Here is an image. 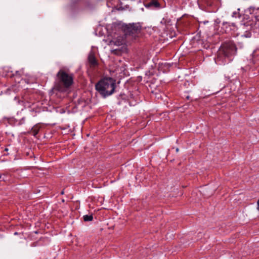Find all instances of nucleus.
<instances>
[{
    "mask_svg": "<svg viewBox=\"0 0 259 259\" xmlns=\"http://www.w3.org/2000/svg\"><path fill=\"white\" fill-rule=\"evenodd\" d=\"M252 57L254 62L259 61V49H257L253 51Z\"/></svg>",
    "mask_w": 259,
    "mask_h": 259,
    "instance_id": "12",
    "label": "nucleus"
},
{
    "mask_svg": "<svg viewBox=\"0 0 259 259\" xmlns=\"http://www.w3.org/2000/svg\"><path fill=\"white\" fill-rule=\"evenodd\" d=\"M83 219L85 222L92 221L93 220V215H84Z\"/></svg>",
    "mask_w": 259,
    "mask_h": 259,
    "instance_id": "13",
    "label": "nucleus"
},
{
    "mask_svg": "<svg viewBox=\"0 0 259 259\" xmlns=\"http://www.w3.org/2000/svg\"><path fill=\"white\" fill-rule=\"evenodd\" d=\"M236 52L237 48L234 42L228 41L224 43L218 52L217 57L215 59V63L221 65L230 63Z\"/></svg>",
    "mask_w": 259,
    "mask_h": 259,
    "instance_id": "1",
    "label": "nucleus"
},
{
    "mask_svg": "<svg viewBox=\"0 0 259 259\" xmlns=\"http://www.w3.org/2000/svg\"><path fill=\"white\" fill-rule=\"evenodd\" d=\"M141 28L142 26L139 23H130L124 27V32L126 35L135 36L140 32Z\"/></svg>",
    "mask_w": 259,
    "mask_h": 259,
    "instance_id": "4",
    "label": "nucleus"
},
{
    "mask_svg": "<svg viewBox=\"0 0 259 259\" xmlns=\"http://www.w3.org/2000/svg\"><path fill=\"white\" fill-rule=\"evenodd\" d=\"M88 61L89 63L93 66L97 65V61L96 59L95 55L93 52H91L89 54L88 56Z\"/></svg>",
    "mask_w": 259,
    "mask_h": 259,
    "instance_id": "7",
    "label": "nucleus"
},
{
    "mask_svg": "<svg viewBox=\"0 0 259 259\" xmlns=\"http://www.w3.org/2000/svg\"><path fill=\"white\" fill-rule=\"evenodd\" d=\"M215 0H199L200 4L205 8L211 7Z\"/></svg>",
    "mask_w": 259,
    "mask_h": 259,
    "instance_id": "6",
    "label": "nucleus"
},
{
    "mask_svg": "<svg viewBox=\"0 0 259 259\" xmlns=\"http://www.w3.org/2000/svg\"><path fill=\"white\" fill-rule=\"evenodd\" d=\"M8 148L5 149V151H8Z\"/></svg>",
    "mask_w": 259,
    "mask_h": 259,
    "instance_id": "19",
    "label": "nucleus"
},
{
    "mask_svg": "<svg viewBox=\"0 0 259 259\" xmlns=\"http://www.w3.org/2000/svg\"><path fill=\"white\" fill-rule=\"evenodd\" d=\"M40 128L41 125L39 124H36L34 125L31 128L32 135L34 136H36L38 133Z\"/></svg>",
    "mask_w": 259,
    "mask_h": 259,
    "instance_id": "10",
    "label": "nucleus"
},
{
    "mask_svg": "<svg viewBox=\"0 0 259 259\" xmlns=\"http://www.w3.org/2000/svg\"><path fill=\"white\" fill-rule=\"evenodd\" d=\"M243 36L249 38L251 36V33L250 31H246L244 34L242 35Z\"/></svg>",
    "mask_w": 259,
    "mask_h": 259,
    "instance_id": "14",
    "label": "nucleus"
},
{
    "mask_svg": "<svg viewBox=\"0 0 259 259\" xmlns=\"http://www.w3.org/2000/svg\"><path fill=\"white\" fill-rule=\"evenodd\" d=\"M61 195H63L64 194V190L62 191L61 192Z\"/></svg>",
    "mask_w": 259,
    "mask_h": 259,
    "instance_id": "17",
    "label": "nucleus"
},
{
    "mask_svg": "<svg viewBox=\"0 0 259 259\" xmlns=\"http://www.w3.org/2000/svg\"><path fill=\"white\" fill-rule=\"evenodd\" d=\"M73 83V74L68 73L65 70L60 69L56 74V79L55 82V90L65 92Z\"/></svg>",
    "mask_w": 259,
    "mask_h": 259,
    "instance_id": "2",
    "label": "nucleus"
},
{
    "mask_svg": "<svg viewBox=\"0 0 259 259\" xmlns=\"http://www.w3.org/2000/svg\"><path fill=\"white\" fill-rule=\"evenodd\" d=\"M247 26H249L250 30L254 33H259V17L255 16L254 19L244 23Z\"/></svg>",
    "mask_w": 259,
    "mask_h": 259,
    "instance_id": "5",
    "label": "nucleus"
},
{
    "mask_svg": "<svg viewBox=\"0 0 259 259\" xmlns=\"http://www.w3.org/2000/svg\"><path fill=\"white\" fill-rule=\"evenodd\" d=\"M176 151H177V152H178V151H179V149H178V148H177V149H176Z\"/></svg>",
    "mask_w": 259,
    "mask_h": 259,
    "instance_id": "18",
    "label": "nucleus"
},
{
    "mask_svg": "<svg viewBox=\"0 0 259 259\" xmlns=\"http://www.w3.org/2000/svg\"><path fill=\"white\" fill-rule=\"evenodd\" d=\"M149 7H153L155 9L160 8V4L157 0H152L148 4Z\"/></svg>",
    "mask_w": 259,
    "mask_h": 259,
    "instance_id": "9",
    "label": "nucleus"
},
{
    "mask_svg": "<svg viewBox=\"0 0 259 259\" xmlns=\"http://www.w3.org/2000/svg\"><path fill=\"white\" fill-rule=\"evenodd\" d=\"M233 27L234 28H236V24L234 23H230L227 22H224L223 23V28L225 29V31H228L227 29L229 27Z\"/></svg>",
    "mask_w": 259,
    "mask_h": 259,
    "instance_id": "11",
    "label": "nucleus"
},
{
    "mask_svg": "<svg viewBox=\"0 0 259 259\" xmlns=\"http://www.w3.org/2000/svg\"><path fill=\"white\" fill-rule=\"evenodd\" d=\"M257 210L259 211V199H258V201H257Z\"/></svg>",
    "mask_w": 259,
    "mask_h": 259,
    "instance_id": "16",
    "label": "nucleus"
},
{
    "mask_svg": "<svg viewBox=\"0 0 259 259\" xmlns=\"http://www.w3.org/2000/svg\"><path fill=\"white\" fill-rule=\"evenodd\" d=\"M11 175L8 173L0 174V182H9Z\"/></svg>",
    "mask_w": 259,
    "mask_h": 259,
    "instance_id": "8",
    "label": "nucleus"
},
{
    "mask_svg": "<svg viewBox=\"0 0 259 259\" xmlns=\"http://www.w3.org/2000/svg\"><path fill=\"white\" fill-rule=\"evenodd\" d=\"M37 245H38V242H33L31 244V246H32V247H35V246H36Z\"/></svg>",
    "mask_w": 259,
    "mask_h": 259,
    "instance_id": "15",
    "label": "nucleus"
},
{
    "mask_svg": "<svg viewBox=\"0 0 259 259\" xmlns=\"http://www.w3.org/2000/svg\"><path fill=\"white\" fill-rule=\"evenodd\" d=\"M115 81L111 77L104 78L96 84V90L104 98L112 95L115 91Z\"/></svg>",
    "mask_w": 259,
    "mask_h": 259,
    "instance_id": "3",
    "label": "nucleus"
}]
</instances>
